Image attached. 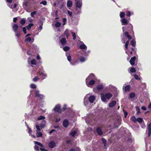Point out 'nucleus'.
Listing matches in <instances>:
<instances>
[{
	"label": "nucleus",
	"instance_id": "1",
	"mask_svg": "<svg viewBox=\"0 0 151 151\" xmlns=\"http://www.w3.org/2000/svg\"><path fill=\"white\" fill-rule=\"evenodd\" d=\"M124 29L127 31L124 33V36L127 37L128 40H131L132 39V37L131 35H134L132 25L131 24H129L126 27H123L122 28L123 31H124Z\"/></svg>",
	"mask_w": 151,
	"mask_h": 151
},
{
	"label": "nucleus",
	"instance_id": "2",
	"mask_svg": "<svg viewBox=\"0 0 151 151\" xmlns=\"http://www.w3.org/2000/svg\"><path fill=\"white\" fill-rule=\"evenodd\" d=\"M95 76L94 74H90L86 79V85L89 87L90 86H93L96 82L94 80Z\"/></svg>",
	"mask_w": 151,
	"mask_h": 151
},
{
	"label": "nucleus",
	"instance_id": "3",
	"mask_svg": "<svg viewBox=\"0 0 151 151\" xmlns=\"http://www.w3.org/2000/svg\"><path fill=\"white\" fill-rule=\"evenodd\" d=\"M101 99L102 101L105 102L106 101V99H109L112 96V94L110 93H108L104 94L101 93L100 94Z\"/></svg>",
	"mask_w": 151,
	"mask_h": 151
},
{
	"label": "nucleus",
	"instance_id": "4",
	"mask_svg": "<svg viewBox=\"0 0 151 151\" xmlns=\"http://www.w3.org/2000/svg\"><path fill=\"white\" fill-rule=\"evenodd\" d=\"M34 142L35 144L36 145L34 147L36 151H38L39 150V147L36 145H38L41 147H40V150L41 151H48L47 150H46L42 148L44 147V146L41 143L37 141H34Z\"/></svg>",
	"mask_w": 151,
	"mask_h": 151
},
{
	"label": "nucleus",
	"instance_id": "5",
	"mask_svg": "<svg viewBox=\"0 0 151 151\" xmlns=\"http://www.w3.org/2000/svg\"><path fill=\"white\" fill-rule=\"evenodd\" d=\"M53 110L55 112L59 114L62 113V111L61 109V106L60 104L56 105L53 109Z\"/></svg>",
	"mask_w": 151,
	"mask_h": 151
},
{
	"label": "nucleus",
	"instance_id": "6",
	"mask_svg": "<svg viewBox=\"0 0 151 151\" xmlns=\"http://www.w3.org/2000/svg\"><path fill=\"white\" fill-rule=\"evenodd\" d=\"M35 97H38L40 100H42L43 98V95L39 93V91L38 90H36L35 91Z\"/></svg>",
	"mask_w": 151,
	"mask_h": 151
},
{
	"label": "nucleus",
	"instance_id": "7",
	"mask_svg": "<svg viewBox=\"0 0 151 151\" xmlns=\"http://www.w3.org/2000/svg\"><path fill=\"white\" fill-rule=\"evenodd\" d=\"M55 146L56 144L54 141H51L48 143V146L51 148H53Z\"/></svg>",
	"mask_w": 151,
	"mask_h": 151
},
{
	"label": "nucleus",
	"instance_id": "8",
	"mask_svg": "<svg viewBox=\"0 0 151 151\" xmlns=\"http://www.w3.org/2000/svg\"><path fill=\"white\" fill-rule=\"evenodd\" d=\"M121 21L122 22V25H126L128 24L129 23V21L125 18H123L122 19Z\"/></svg>",
	"mask_w": 151,
	"mask_h": 151
},
{
	"label": "nucleus",
	"instance_id": "9",
	"mask_svg": "<svg viewBox=\"0 0 151 151\" xmlns=\"http://www.w3.org/2000/svg\"><path fill=\"white\" fill-rule=\"evenodd\" d=\"M29 3V1L28 0H26L23 3V6L24 9H25L28 8V4Z\"/></svg>",
	"mask_w": 151,
	"mask_h": 151
},
{
	"label": "nucleus",
	"instance_id": "10",
	"mask_svg": "<svg viewBox=\"0 0 151 151\" xmlns=\"http://www.w3.org/2000/svg\"><path fill=\"white\" fill-rule=\"evenodd\" d=\"M69 124L68 121L66 119H64L63 122V126L65 127H68Z\"/></svg>",
	"mask_w": 151,
	"mask_h": 151
},
{
	"label": "nucleus",
	"instance_id": "11",
	"mask_svg": "<svg viewBox=\"0 0 151 151\" xmlns=\"http://www.w3.org/2000/svg\"><path fill=\"white\" fill-rule=\"evenodd\" d=\"M19 28V26L17 24H14L12 25V28L15 33L17 32V30Z\"/></svg>",
	"mask_w": 151,
	"mask_h": 151
},
{
	"label": "nucleus",
	"instance_id": "12",
	"mask_svg": "<svg viewBox=\"0 0 151 151\" xmlns=\"http://www.w3.org/2000/svg\"><path fill=\"white\" fill-rule=\"evenodd\" d=\"M38 74L39 75H41L42 76L41 77V79L42 80H43L44 79H45V77H47V75L46 74L44 73L43 72L41 71H38Z\"/></svg>",
	"mask_w": 151,
	"mask_h": 151
},
{
	"label": "nucleus",
	"instance_id": "13",
	"mask_svg": "<svg viewBox=\"0 0 151 151\" xmlns=\"http://www.w3.org/2000/svg\"><path fill=\"white\" fill-rule=\"evenodd\" d=\"M136 57L134 56L131 58L130 60L129 61V62L132 65H133L135 64V61L136 60Z\"/></svg>",
	"mask_w": 151,
	"mask_h": 151
},
{
	"label": "nucleus",
	"instance_id": "14",
	"mask_svg": "<svg viewBox=\"0 0 151 151\" xmlns=\"http://www.w3.org/2000/svg\"><path fill=\"white\" fill-rule=\"evenodd\" d=\"M95 99V97L94 95H91L88 98V100L89 102L92 103H93L94 100Z\"/></svg>",
	"mask_w": 151,
	"mask_h": 151
},
{
	"label": "nucleus",
	"instance_id": "15",
	"mask_svg": "<svg viewBox=\"0 0 151 151\" xmlns=\"http://www.w3.org/2000/svg\"><path fill=\"white\" fill-rule=\"evenodd\" d=\"M123 89L125 92H129L130 90V86L129 85H127L124 87H123Z\"/></svg>",
	"mask_w": 151,
	"mask_h": 151
},
{
	"label": "nucleus",
	"instance_id": "16",
	"mask_svg": "<svg viewBox=\"0 0 151 151\" xmlns=\"http://www.w3.org/2000/svg\"><path fill=\"white\" fill-rule=\"evenodd\" d=\"M96 87L98 91L101 90L104 88V86L101 84H99L97 85Z\"/></svg>",
	"mask_w": 151,
	"mask_h": 151
},
{
	"label": "nucleus",
	"instance_id": "17",
	"mask_svg": "<svg viewBox=\"0 0 151 151\" xmlns=\"http://www.w3.org/2000/svg\"><path fill=\"white\" fill-rule=\"evenodd\" d=\"M147 127L148 131V137H150L151 135V122L148 124Z\"/></svg>",
	"mask_w": 151,
	"mask_h": 151
},
{
	"label": "nucleus",
	"instance_id": "18",
	"mask_svg": "<svg viewBox=\"0 0 151 151\" xmlns=\"http://www.w3.org/2000/svg\"><path fill=\"white\" fill-rule=\"evenodd\" d=\"M96 132L97 134L100 135H102L103 133L102 131L101 128L99 127H97L96 129Z\"/></svg>",
	"mask_w": 151,
	"mask_h": 151
},
{
	"label": "nucleus",
	"instance_id": "19",
	"mask_svg": "<svg viewBox=\"0 0 151 151\" xmlns=\"http://www.w3.org/2000/svg\"><path fill=\"white\" fill-rule=\"evenodd\" d=\"M116 104V101L115 100L112 101L109 104V107L111 108L114 106Z\"/></svg>",
	"mask_w": 151,
	"mask_h": 151
},
{
	"label": "nucleus",
	"instance_id": "20",
	"mask_svg": "<svg viewBox=\"0 0 151 151\" xmlns=\"http://www.w3.org/2000/svg\"><path fill=\"white\" fill-rule=\"evenodd\" d=\"M101 141L103 144L104 145V148L105 149H106L107 148V147L106 146V144L107 143V141L106 140L105 138H103L101 139Z\"/></svg>",
	"mask_w": 151,
	"mask_h": 151
},
{
	"label": "nucleus",
	"instance_id": "21",
	"mask_svg": "<svg viewBox=\"0 0 151 151\" xmlns=\"http://www.w3.org/2000/svg\"><path fill=\"white\" fill-rule=\"evenodd\" d=\"M79 1H76V6L77 8H80L82 6V3L80 2Z\"/></svg>",
	"mask_w": 151,
	"mask_h": 151
},
{
	"label": "nucleus",
	"instance_id": "22",
	"mask_svg": "<svg viewBox=\"0 0 151 151\" xmlns=\"http://www.w3.org/2000/svg\"><path fill=\"white\" fill-rule=\"evenodd\" d=\"M60 42L62 45H64L65 44L66 42V41L65 38H62V39L61 40Z\"/></svg>",
	"mask_w": 151,
	"mask_h": 151
},
{
	"label": "nucleus",
	"instance_id": "23",
	"mask_svg": "<svg viewBox=\"0 0 151 151\" xmlns=\"http://www.w3.org/2000/svg\"><path fill=\"white\" fill-rule=\"evenodd\" d=\"M130 43L131 45L134 47H135L136 45V41H135L133 39L130 41Z\"/></svg>",
	"mask_w": 151,
	"mask_h": 151
},
{
	"label": "nucleus",
	"instance_id": "24",
	"mask_svg": "<svg viewBox=\"0 0 151 151\" xmlns=\"http://www.w3.org/2000/svg\"><path fill=\"white\" fill-rule=\"evenodd\" d=\"M67 6L68 7H71L72 5V2L70 0H69L68 1L67 4Z\"/></svg>",
	"mask_w": 151,
	"mask_h": 151
},
{
	"label": "nucleus",
	"instance_id": "25",
	"mask_svg": "<svg viewBox=\"0 0 151 151\" xmlns=\"http://www.w3.org/2000/svg\"><path fill=\"white\" fill-rule=\"evenodd\" d=\"M26 22V19L25 18L22 19L20 21V23L22 25H24Z\"/></svg>",
	"mask_w": 151,
	"mask_h": 151
},
{
	"label": "nucleus",
	"instance_id": "26",
	"mask_svg": "<svg viewBox=\"0 0 151 151\" xmlns=\"http://www.w3.org/2000/svg\"><path fill=\"white\" fill-rule=\"evenodd\" d=\"M79 48L81 49H85L87 48V47L84 44H83L79 46Z\"/></svg>",
	"mask_w": 151,
	"mask_h": 151
},
{
	"label": "nucleus",
	"instance_id": "27",
	"mask_svg": "<svg viewBox=\"0 0 151 151\" xmlns=\"http://www.w3.org/2000/svg\"><path fill=\"white\" fill-rule=\"evenodd\" d=\"M33 25L34 24L33 23H30L26 27L28 30H29Z\"/></svg>",
	"mask_w": 151,
	"mask_h": 151
},
{
	"label": "nucleus",
	"instance_id": "28",
	"mask_svg": "<svg viewBox=\"0 0 151 151\" xmlns=\"http://www.w3.org/2000/svg\"><path fill=\"white\" fill-rule=\"evenodd\" d=\"M129 96L131 98H133L135 97V93L133 92H131L129 94Z\"/></svg>",
	"mask_w": 151,
	"mask_h": 151
},
{
	"label": "nucleus",
	"instance_id": "29",
	"mask_svg": "<svg viewBox=\"0 0 151 151\" xmlns=\"http://www.w3.org/2000/svg\"><path fill=\"white\" fill-rule=\"evenodd\" d=\"M66 56L67 57V59L68 60L70 63H71V56L69 54H66Z\"/></svg>",
	"mask_w": 151,
	"mask_h": 151
},
{
	"label": "nucleus",
	"instance_id": "30",
	"mask_svg": "<svg viewBox=\"0 0 151 151\" xmlns=\"http://www.w3.org/2000/svg\"><path fill=\"white\" fill-rule=\"evenodd\" d=\"M131 120L134 123H135L137 122V119L136 118L135 116H132L131 118Z\"/></svg>",
	"mask_w": 151,
	"mask_h": 151
},
{
	"label": "nucleus",
	"instance_id": "31",
	"mask_svg": "<svg viewBox=\"0 0 151 151\" xmlns=\"http://www.w3.org/2000/svg\"><path fill=\"white\" fill-rule=\"evenodd\" d=\"M136 120L139 123H141L143 121V119L141 117H139L137 118Z\"/></svg>",
	"mask_w": 151,
	"mask_h": 151
},
{
	"label": "nucleus",
	"instance_id": "32",
	"mask_svg": "<svg viewBox=\"0 0 151 151\" xmlns=\"http://www.w3.org/2000/svg\"><path fill=\"white\" fill-rule=\"evenodd\" d=\"M125 13L123 12H121L120 13V16L121 18H124L125 16Z\"/></svg>",
	"mask_w": 151,
	"mask_h": 151
},
{
	"label": "nucleus",
	"instance_id": "33",
	"mask_svg": "<svg viewBox=\"0 0 151 151\" xmlns=\"http://www.w3.org/2000/svg\"><path fill=\"white\" fill-rule=\"evenodd\" d=\"M80 61L81 62H83L86 60L85 58L83 56L81 57L79 59Z\"/></svg>",
	"mask_w": 151,
	"mask_h": 151
},
{
	"label": "nucleus",
	"instance_id": "34",
	"mask_svg": "<svg viewBox=\"0 0 151 151\" xmlns=\"http://www.w3.org/2000/svg\"><path fill=\"white\" fill-rule=\"evenodd\" d=\"M68 33V30L67 29L65 30V31L64 33V35H66V37L67 38H68V37L69 36Z\"/></svg>",
	"mask_w": 151,
	"mask_h": 151
},
{
	"label": "nucleus",
	"instance_id": "35",
	"mask_svg": "<svg viewBox=\"0 0 151 151\" xmlns=\"http://www.w3.org/2000/svg\"><path fill=\"white\" fill-rule=\"evenodd\" d=\"M42 134L41 132H37L36 134L37 137H41L42 136Z\"/></svg>",
	"mask_w": 151,
	"mask_h": 151
},
{
	"label": "nucleus",
	"instance_id": "36",
	"mask_svg": "<svg viewBox=\"0 0 151 151\" xmlns=\"http://www.w3.org/2000/svg\"><path fill=\"white\" fill-rule=\"evenodd\" d=\"M130 72H131V73H134L136 72V70H135V68H134V67H132L130 69Z\"/></svg>",
	"mask_w": 151,
	"mask_h": 151
},
{
	"label": "nucleus",
	"instance_id": "37",
	"mask_svg": "<svg viewBox=\"0 0 151 151\" xmlns=\"http://www.w3.org/2000/svg\"><path fill=\"white\" fill-rule=\"evenodd\" d=\"M70 49V47L68 46H65L63 48V50L65 51H68Z\"/></svg>",
	"mask_w": 151,
	"mask_h": 151
},
{
	"label": "nucleus",
	"instance_id": "38",
	"mask_svg": "<svg viewBox=\"0 0 151 151\" xmlns=\"http://www.w3.org/2000/svg\"><path fill=\"white\" fill-rule=\"evenodd\" d=\"M129 40L127 41L126 43H125V48L126 49H128V45L129 44V40Z\"/></svg>",
	"mask_w": 151,
	"mask_h": 151
},
{
	"label": "nucleus",
	"instance_id": "39",
	"mask_svg": "<svg viewBox=\"0 0 151 151\" xmlns=\"http://www.w3.org/2000/svg\"><path fill=\"white\" fill-rule=\"evenodd\" d=\"M71 33L72 35V37H73V40H75L76 39V35L75 33L72 32Z\"/></svg>",
	"mask_w": 151,
	"mask_h": 151
},
{
	"label": "nucleus",
	"instance_id": "40",
	"mask_svg": "<svg viewBox=\"0 0 151 151\" xmlns=\"http://www.w3.org/2000/svg\"><path fill=\"white\" fill-rule=\"evenodd\" d=\"M77 132L76 131H74L70 133V135L73 137L75 136Z\"/></svg>",
	"mask_w": 151,
	"mask_h": 151
},
{
	"label": "nucleus",
	"instance_id": "41",
	"mask_svg": "<svg viewBox=\"0 0 151 151\" xmlns=\"http://www.w3.org/2000/svg\"><path fill=\"white\" fill-rule=\"evenodd\" d=\"M61 23L59 22H57L55 24V25L56 27H58L60 26L61 25Z\"/></svg>",
	"mask_w": 151,
	"mask_h": 151
},
{
	"label": "nucleus",
	"instance_id": "42",
	"mask_svg": "<svg viewBox=\"0 0 151 151\" xmlns=\"http://www.w3.org/2000/svg\"><path fill=\"white\" fill-rule=\"evenodd\" d=\"M30 87L32 89H36V86L34 84H32L30 86Z\"/></svg>",
	"mask_w": 151,
	"mask_h": 151
},
{
	"label": "nucleus",
	"instance_id": "43",
	"mask_svg": "<svg viewBox=\"0 0 151 151\" xmlns=\"http://www.w3.org/2000/svg\"><path fill=\"white\" fill-rule=\"evenodd\" d=\"M45 117L43 116H39L38 118V120H41L42 119H45Z\"/></svg>",
	"mask_w": 151,
	"mask_h": 151
},
{
	"label": "nucleus",
	"instance_id": "44",
	"mask_svg": "<svg viewBox=\"0 0 151 151\" xmlns=\"http://www.w3.org/2000/svg\"><path fill=\"white\" fill-rule=\"evenodd\" d=\"M31 63L32 65H36V61L35 60L33 59L31 61Z\"/></svg>",
	"mask_w": 151,
	"mask_h": 151
},
{
	"label": "nucleus",
	"instance_id": "45",
	"mask_svg": "<svg viewBox=\"0 0 151 151\" xmlns=\"http://www.w3.org/2000/svg\"><path fill=\"white\" fill-rule=\"evenodd\" d=\"M36 12L35 11H34L31 13V16L32 17L34 18V15L35 14H36Z\"/></svg>",
	"mask_w": 151,
	"mask_h": 151
},
{
	"label": "nucleus",
	"instance_id": "46",
	"mask_svg": "<svg viewBox=\"0 0 151 151\" xmlns=\"http://www.w3.org/2000/svg\"><path fill=\"white\" fill-rule=\"evenodd\" d=\"M134 77L136 79L138 80H140V78L139 77L138 75H137L136 74H135L134 75Z\"/></svg>",
	"mask_w": 151,
	"mask_h": 151
},
{
	"label": "nucleus",
	"instance_id": "47",
	"mask_svg": "<svg viewBox=\"0 0 151 151\" xmlns=\"http://www.w3.org/2000/svg\"><path fill=\"white\" fill-rule=\"evenodd\" d=\"M123 111L124 114V117L126 118L128 115V113L124 109L123 110Z\"/></svg>",
	"mask_w": 151,
	"mask_h": 151
},
{
	"label": "nucleus",
	"instance_id": "48",
	"mask_svg": "<svg viewBox=\"0 0 151 151\" xmlns=\"http://www.w3.org/2000/svg\"><path fill=\"white\" fill-rule=\"evenodd\" d=\"M126 15L128 17H130L131 15V13L129 11H127L126 12Z\"/></svg>",
	"mask_w": 151,
	"mask_h": 151
},
{
	"label": "nucleus",
	"instance_id": "49",
	"mask_svg": "<svg viewBox=\"0 0 151 151\" xmlns=\"http://www.w3.org/2000/svg\"><path fill=\"white\" fill-rule=\"evenodd\" d=\"M39 79V78L38 76H36L33 79V81L34 82H36Z\"/></svg>",
	"mask_w": 151,
	"mask_h": 151
},
{
	"label": "nucleus",
	"instance_id": "50",
	"mask_svg": "<svg viewBox=\"0 0 151 151\" xmlns=\"http://www.w3.org/2000/svg\"><path fill=\"white\" fill-rule=\"evenodd\" d=\"M38 23L40 25L42 26L43 25V22L41 20H39L38 21Z\"/></svg>",
	"mask_w": 151,
	"mask_h": 151
},
{
	"label": "nucleus",
	"instance_id": "51",
	"mask_svg": "<svg viewBox=\"0 0 151 151\" xmlns=\"http://www.w3.org/2000/svg\"><path fill=\"white\" fill-rule=\"evenodd\" d=\"M31 40V39L30 37H28L25 39V41L28 42H30Z\"/></svg>",
	"mask_w": 151,
	"mask_h": 151
},
{
	"label": "nucleus",
	"instance_id": "52",
	"mask_svg": "<svg viewBox=\"0 0 151 151\" xmlns=\"http://www.w3.org/2000/svg\"><path fill=\"white\" fill-rule=\"evenodd\" d=\"M47 2L46 1L44 0L43 1H42L40 3V4H42L44 5H46L47 4Z\"/></svg>",
	"mask_w": 151,
	"mask_h": 151
},
{
	"label": "nucleus",
	"instance_id": "53",
	"mask_svg": "<svg viewBox=\"0 0 151 151\" xmlns=\"http://www.w3.org/2000/svg\"><path fill=\"white\" fill-rule=\"evenodd\" d=\"M36 127L38 131H40V130L41 129L40 128L39 126L38 125H36Z\"/></svg>",
	"mask_w": 151,
	"mask_h": 151
},
{
	"label": "nucleus",
	"instance_id": "54",
	"mask_svg": "<svg viewBox=\"0 0 151 151\" xmlns=\"http://www.w3.org/2000/svg\"><path fill=\"white\" fill-rule=\"evenodd\" d=\"M58 11L57 10L55 12L53 13V14H54V15H55L56 17H58Z\"/></svg>",
	"mask_w": 151,
	"mask_h": 151
},
{
	"label": "nucleus",
	"instance_id": "55",
	"mask_svg": "<svg viewBox=\"0 0 151 151\" xmlns=\"http://www.w3.org/2000/svg\"><path fill=\"white\" fill-rule=\"evenodd\" d=\"M22 30L24 34H26L27 33L26 29L25 27H23L22 28Z\"/></svg>",
	"mask_w": 151,
	"mask_h": 151
},
{
	"label": "nucleus",
	"instance_id": "56",
	"mask_svg": "<svg viewBox=\"0 0 151 151\" xmlns=\"http://www.w3.org/2000/svg\"><path fill=\"white\" fill-rule=\"evenodd\" d=\"M66 19L65 18H64L63 19V25H64L65 24L66 22Z\"/></svg>",
	"mask_w": 151,
	"mask_h": 151
},
{
	"label": "nucleus",
	"instance_id": "57",
	"mask_svg": "<svg viewBox=\"0 0 151 151\" xmlns=\"http://www.w3.org/2000/svg\"><path fill=\"white\" fill-rule=\"evenodd\" d=\"M68 13L70 17H71L72 15V12L70 11H68Z\"/></svg>",
	"mask_w": 151,
	"mask_h": 151
},
{
	"label": "nucleus",
	"instance_id": "58",
	"mask_svg": "<svg viewBox=\"0 0 151 151\" xmlns=\"http://www.w3.org/2000/svg\"><path fill=\"white\" fill-rule=\"evenodd\" d=\"M27 127L28 128V133H29V134H31L32 132V130L28 126Z\"/></svg>",
	"mask_w": 151,
	"mask_h": 151
},
{
	"label": "nucleus",
	"instance_id": "59",
	"mask_svg": "<svg viewBox=\"0 0 151 151\" xmlns=\"http://www.w3.org/2000/svg\"><path fill=\"white\" fill-rule=\"evenodd\" d=\"M131 49L132 50V51H134L135 53L136 52V49L135 48L132 47L131 48Z\"/></svg>",
	"mask_w": 151,
	"mask_h": 151
},
{
	"label": "nucleus",
	"instance_id": "60",
	"mask_svg": "<svg viewBox=\"0 0 151 151\" xmlns=\"http://www.w3.org/2000/svg\"><path fill=\"white\" fill-rule=\"evenodd\" d=\"M42 26L40 25L39 27H38L37 30L38 31L41 30L42 29Z\"/></svg>",
	"mask_w": 151,
	"mask_h": 151
},
{
	"label": "nucleus",
	"instance_id": "61",
	"mask_svg": "<svg viewBox=\"0 0 151 151\" xmlns=\"http://www.w3.org/2000/svg\"><path fill=\"white\" fill-rule=\"evenodd\" d=\"M60 117L56 118L55 120V122H58L60 121Z\"/></svg>",
	"mask_w": 151,
	"mask_h": 151
},
{
	"label": "nucleus",
	"instance_id": "62",
	"mask_svg": "<svg viewBox=\"0 0 151 151\" xmlns=\"http://www.w3.org/2000/svg\"><path fill=\"white\" fill-rule=\"evenodd\" d=\"M17 20V17H14L13 18V21L14 22L16 23Z\"/></svg>",
	"mask_w": 151,
	"mask_h": 151
},
{
	"label": "nucleus",
	"instance_id": "63",
	"mask_svg": "<svg viewBox=\"0 0 151 151\" xmlns=\"http://www.w3.org/2000/svg\"><path fill=\"white\" fill-rule=\"evenodd\" d=\"M16 33V34H15L16 36V37H17L18 38H19V37L20 36V34L19 33H18V32L17 33Z\"/></svg>",
	"mask_w": 151,
	"mask_h": 151
},
{
	"label": "nucleus",
	"instance_id": "64",
	"mask_svg": "<svg viewBox=\"0 0 151 151\" xmlns=\"http://www.w3.org/2000/svg\"><path fill=\"white\" fill-rule=\"evenodd\" d=\"M75 151H81V150L79 148L76 147L75 149Z\"/></svg>",
	"mask_w": 151,
	"mask_h": 151
}]
</instances>
